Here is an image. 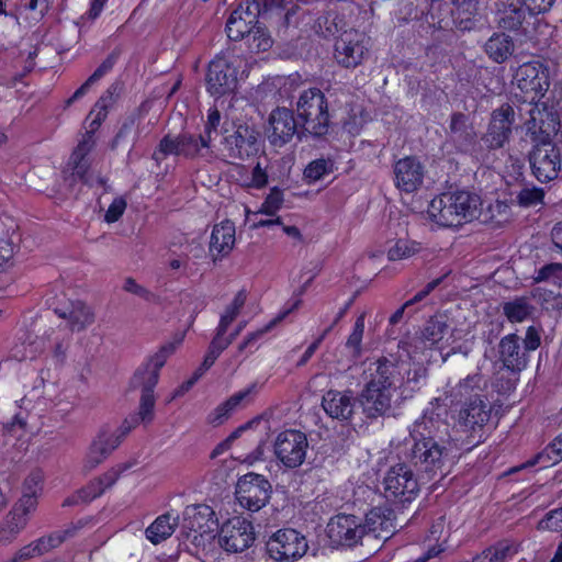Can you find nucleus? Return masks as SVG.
<instances>
[{"mask_svg":"<svg viewBox=\"0 0 562 562\" xmlns=\"http://www.w3.org/2000/svg\"><path fill=\"white\" fill-rule=\"evenodd\" d=\"M180 341L181 339L177 342H168L161 346L155 355L137 368L131 379L130 386L133 390L140 391L138 412L125 418L121 426V436L101 431L95 437L87 453L85 470L91 471L101 464L119 447L121 437L128 434L138 424L151 423L156 402L154 389L159 380V371L165 366L167 359L175 352Z\"/></svg>","mask_w":562,"mask_h":562,"instance_id":"f257e3e1","label":"nucleus"},{"mask_svg":"<svg viewBox=\"0 0 562 562\" xmlns=\"http://www.w3.org/2000/svg\"><path fill=\"white\" fill-rule=\"evenodd\" d=\"M448 424L434 412H425L408 428L398 448L401 460L406 461L427 481L443 477L451 460L449 457Z\"/></svg>","mask_w":562,"mask_h":562,"instance_id":"f03ea898","label":"nucleus"},{"mask_svg":"<svg viewBox=\"0 0 562 562\" xmlns=\"http://www.w3.org/2000/svg\"><path fill=\"white\" fill-rule=\"evenodd\" d=\"M482 205L479 195L468 191L442 193L429 206L431 218L443 227H457L476 220Z\"/></svg>","mask_w":562,"mask_h":562,"instance_id":"7ed1b4c3","label":"nucleus"},{"mask_svg":"<svg viewBox=\"0 0 562 562\" xmlns=\"http://www.w3.org/2000/svg\"><path fill=\"white\" fill-rule=\"evenodd\" d=\"M297 119L301 122L299 139L307 135L322 138L329 131L328 103L325 94L317 88L301 93L296 102Z\"/></svg>","mask_w":562,"mask_h":562,"instance_id":"20e7f679","label":"nucleus"},{"mask_svg":"<svg viewBox=\"0 0 562 562\" xmlns=\"http://www.w3.org/2000/svg\"><path fill=\"white\" fill-rule=\"evenodd\" d=\"M541 345L540 330L529 326L526 330L522 346L517 334H508L498 342V360L503 367L513 373H519L526 369L529 362V352L535 351Z\"/></svg>","mask_w":562,"mask_h":562,"instance_id":"39448f33","label":"nucleus"},{"mask_svg":"<svg viewBox=\"0 0 562 562\" xmlns=\"http://www.w3.org/2000/svg\"><path fill=\"white\" fill-rule=\"evenodd\" d=\"M406 461L391 467L383 480L384 496L387 501L405 506L412 503L419 493L418 473Z\"/></svg>","mask_w":562,"mask_h":562,"instance_id":"423d86ee","label":"nucleus"},{"mask_svg":"<svg viewBox=\"0 0 562 562\" xmlns=\"http://www.w3.org/2000/svg\"><path fill=\"white\" fill-rule=\"evenodd\" d=\"M259 136L254 126L239 124L233 133L224 136L221 151L232 162L248 160L261 150Z\"/></svg>","mask_w":562,"mask_h":562,"instance_id":"0eeeda50","label":"nucleus"},{"mask_svg":"<svg viewBox=\"0 0 562 562\" xmlns=\"http://www.w3.org/2000/svg\"><path fill=\"white\" fill-rule=\"evenodd\" d=\"M308 550V543L301 532L292 528L280 529L266 542V551L276 562H295Z\"/></svg>","mask_w":562,"mask_h":562,"instance_id":"6e6552de","label":"nucleus"},{"mask_svg":"<svg viewBox=\"0 0 562 562\" xmlns=\"http://www.w3.org/2000/svg\"><path fill=\"white\" fill-rule=\"evenodd\" d=\"M271 483L261 474L249 472L236 483L235 495L239 505L250 512H258L269 502Z\"/></svg>","mask_w":562,"mask_h":562,"instance_id":"1a4fd4ad","label":"nucleus"},{"mask_svg":"<svg viewBox=\"0 0 562 562\" xmlns=\"http://www.w3.org/2000/svg\"><path fill=\"white\" fill-rule=\"evenodd\" d=\"M307 448L306 435L296 429L280 432L273 443L277 459L288 469H296L303 464Z\"/></svg>","mask_w":562,"mask_h":562,"instance_id":"9d476101","label":"nucleus"},{"mask_svg":"<svg viewBox=\"0 0 562 562\" xmlns=\"http://www.w3.org/2000/svg\"><path fill=\"white\" fill-rule=\"evenodd\" d=\"M514 82L526 100L533 103L549 89L548 70L539 61L525 63L517 68Z\"/></svg>","mask_w":562,"mask_h":562,"instance_id":"9b49d317","label":"nucleus"},{"mask_svg":"<svg viewBox=\"0 0 562 562\" xmlns=\"http://www.w3.org/2000/svg\"><path fill=\"white\" fill-rule=\"evenodd\" d=\"M367 37L355 29L344 31L335 42L334 58L345 68L361 65L368 53Z\"/></svg>","mask_w":562,"mask_h":562,"instance_id":"f8f14e48","label":"nucleus"},{"mask_svg":"<svg viewBox=\"0 0 562 562\" xmlns=\"http://www.w3.org/2000/svg\"><path fill=\"white\" fill-rule=\"evenodd\" d=\"M533 176L540 182H548L558 177L561 161L559 149L553 143H537L529 154Z\"/></svg>","mask_w":562,"mask_h":562,"instance_id":"ddd939ff","label":"nucleus"},{"mask_svg":"<svg viewBox=\"0 0 562 562\" xmlns=\"http://www.w3.org/2000/svg\"><path fill=\"white\" fill-rule=\"evenodd\" d=\"M255 541L254 527L243 517L228 519L221 528L220 543L227 552H243Z\"/></svg>","mask_w":562,"mask_h":562,"instance_id":"4468645a","label":"nucleus"},{"mask_svg":"<svg viewBox=\"0 0 562 562\" xmlns=\"http://www.w3.org/2000/svg\"><path fill=\"white\" fill-rule=\"evenodd\" d=\"M515 121V111L508 103H504L492 112L486 133L481 140L488 149L502 148L512 134V125Z\"/></svg>","mask_w":562,"mask_h":562,"instance_id":"2eb2a0df","label":"nucleus"},{"mask_svg":"<svg viewBox=\"0 0 562 562\" xmlns=\"http://www.w3.org/2000/svg\"><path fill=\"white\" fill-rule=\"evenodd\" d=\"M206 89L214 97L233 92L237 85L236 69L224 56H216L206 74Z\"/></svg>","mask_w":562,"mask_h":562,"instance_id":"dca6fc26","label":"nucleus"},{"mask_svg":"<svg viewBox=\"0 0 562 562\" xmlns=\"http://www.w3.org/2000/svg\"><path fill=\"white\" fill-rule=\"evenodd\" d=\"M94 144L95 140L92 139V135L90 133L88 137L86 139H82L72 151L68 164L69 166H71V173L65 177V180L68 181L70 186L76 180H80L89 187H93L94 184H105L104 178L100 176L93 177L89 172L90 164L88 162L86 157L91 151Z\"/></svg>","mask_w":562,"mask_h":562,"instance_id":"f3484780","label":"nucleus"},{"mask_svg":"<svg viewBox=\"0 0 562 562\" xmlns=\"http://www.w3.org/2000/svg\"><path fill=\"white\" fill-rule=\"evenodd\" d=\"M299 132H301V130H299V123L292 110L288 108H277L270 113L267 136L272 146H284L294 135L299 136Z\"/></svg>","mask_w":562,"mask_h":562,"instance_id":"a211bd4d","label":"nucleus"},{"mask_svg":"<svg viewBox=\"0 0 562 562\" xmlns=\"http://www.w3.org/2000/svg\"><path fill=\"white\" fill-rule=\"evenodd\" d=\"M366 527L353 515H337L327 525V535L337 546L353 547L364 536Z\"/></svg>","mask_w":562,"mask_h":562,"instance_id":"6ab92c4d","label":"nucleus"},{"mask_svg":"<svg viewBox=\"0 0 562 562\" xmlns=\"http://www.w3.org/2000/svg\"><path fill=\"white\" fill-rule=\"evenodd\" d=\"M476 133L469 117L454 112L450 116L449 127L446 131V146L453 147L458 153H469L476 144Z\"/></svg>","mask_w":562,"mask_h":562,"instance_id":"aec40b11","label":"nucleus"},{"mask_svg":"<svg viewBox=\"0 0 562 562\" xmlns=\"http://www.w3.org/2000/svg\"><path fill=\"white\" fill-rule=\"evenodd\" d=\"M403 362L396 358L380 357L369 366L370 379L367 383L390 391H395L396 384L403 380Z\"/></svg>","mask_w":562,"mask_h":562,"instance_id":"412c9836","label":"nucleus"},{"mask_svg":"<svg viewBox=\"0 0 562 562\" xmlns=\"http://www.w3.org/2000/svg\"><path fill=\"white\" fill-rule=\"evenodd\" d=\"M393 173L395 187L412 193L423 184L425 168L418 158L407 156L394 164Z\"/></svg>","mask_w":562,"mask_h":562,"instance_id":"4be33fe9","label":"nucleus"},{"mask_svg":"<svg viewBox=\"0 0 562 562\" xmlns=\"http://www.w3.org/2000/svg\"><path fill=\"white\" fill-rule=\"evenodd\" d=\"M491 408L481 394H475L474 398L465 401L459 411L458 424L463 431H475L482 429L483 426L490 420Z\"/></svg>","mask_w":562,"mask_h":562,"instance_id":"5701e85b","label":"nucleus"},{"mask_svg":"<svg viewBox=\"0 0 562 562\" xmlns=\"http://www.w3.org/2000/svg\"><path fill=\"white\" fill-rule=\"evenodd\" d=\"M392 397L393 391L371 386V384L367 383L358 402L362 407L363 414L368 418H378L387 414L392 408Z\"/></svg>","mask_w":562,"mask_h":562,"instance_id":"b1692460","label":"nucleus"},{"mask_svg":"<svg viewBox=\"0 0 562 562\" xmlns=\"http://www.w3.org/2000/svg\"><path fill=\"white\" fill-rule=\"evenodd\" d=\"M559 126L560 122L557 114L538 108L530 110L527 128L531 133L535 144L553 143L552 137L557 135Z\"/></svg>","mask_w":562,"mask_h":562,"instance_id":"393cba45","label":"nucleus"},{"mask_svg":"<svg viewBox=\"0 0 562 562\" xmlns=\"http://www.w3.org/2000/svg\"><path fill=\"white\" fill-rule=\"evenodd\" d=\"M495 23L498 29L508 32H525L527 22V8L515 3L498 0L494 3Z\"/></svg>","mask_w":562,"mask_h":562,"instance_id":"a878e982","label":"nucleus"},{"mask_svg":"<svg viewBox=\"0 0 562 562\" xmlns=\"http://www.w3.org/2000/svg\"><path fill=\"white\" fill-rule=\"evenodd\" d=\"M356 402L351 391L329 390L323 396L322 406L331 418L348 420L353 414Z\"/></svg>","mask_w":562,"mask_h":562,"instance_id":"bb28decb","label":"nucleus"},{"mask_svg":"<svg viewBox=\"0 0 562 562\" xmlns=\"http://www.w3.org/2000/svg\"><path fill=\"white\" fill-rule=\"evenodd\" d=\"M235 245V224L229 220H225L214 225L209 251L213 260L222 259L231 254Z\"/></svg>","mask_w":562,"mask_h":562,"instance_id":"cd10ccee","label":"nucleus"},{"mask_svg":"<svg viewBox=\"0 0 562 562\" xmlns=\"http://www.w3.org/2000/svg\"><path fill=\"white\" fill-rule=\"evenodd\" d=\"M483 0H452V21L462 31H472L481 23L480 5Z\"/></svg>","mask_w":562,"mask_h":562,"instance_id":"c85d7f7f","label":"nucleus"},{"mask_svg":"<svg viewBox=\"0 0 562 562\" xmlns=\"http://www.w3.org/2000/svg\"><path fill=\"white\" fill-rule=\"evenodd\" d=\"M258 393V386L256 383H252L245 390H241L234 395H232L224 403L218 405L210 415L209 423L213 425H221L224 420H226L231 414L240 405H246L250 403L256 394Z\"/></svg>","mask_w":562,"mask_h":562,"instance_id":"c756f323","label":"nucleus"},{"mask_svg":"<svg viewBox=\"0 0 562 562\" xmlns=\"http://www.w3.org/2000/svg\"><path fill=\"white\" fill-rule=\"evenodd\" d=\"M484 52L494 63H505L515 52L513 38L504 32L494 33L484 44Z\"/></svg>","mask_w":562,"mask_h":562,"instance_id":"7c9ffc66","label":"nucleus"},{"mask_svg":"<svg viewBox=\"0 0 562 562\" xmlns=\"http://www.w3.org/2000/svg\"><path fill=\"white\" fill-rule=\"evenodd\" d=\"M394 519L393 509L378 506L366 515V524L362 525V527H366V531L368 530L369 532H378L379 535L380 532H384L387 535L395 528Z\"/></svg>","mask_w":562,"mask_h":562,"instance_id":"2f4dec72","label":"nucleus"},{"mask_svg":"<svg viewBox=\"0 0 562 562\" xmlns=\"http://www.w3.org/2000/svg\"><path fill=\"white\" fill-rule=\"evenodd\" d=\"M346 26L344 16L336 5H328L315 20V32L324 37L333 36Z\"/></svg>","mask_w":562,"mask_h":562,"instance_id":"473e14b6","label":"nucleus"},{"mask_svg":"<svg viewBox=\"0 0 562 562\" xmlns=\"http://www.w3.org/2000/svg\"><path fill=\"white\" fill-rule=\"evenodd\" d=\"M55 312L59 317L68 319L72 331L83 330L94 321V315L90 307L80 301L74 302L69 311L55 310Z\"/></svg>","mask_w":562,"mask_h":562,"instance_id":"72a5a7b5","label":"nucleus"},{"mask_svg":"<svg viewBox=\"0 0 562 562\" xmlns=\"http://www.w3.org/2000/svg\"><path fill=\"white\" fill-rule=\"evenodd\" d=\"M179 517H171L170 514H164L151 522L145 533L146 538L153 543L158 544L168 539L176 530Z\"/></svg>","mask_w":562,"mask_h":562,"instance_id":"f704fd0d","label":"nucleus"},{"mask_svg":"<svg viewBox=\"0 0 562 562\" xmlns=\"http://www.w3.org/2000/svg\"><path fill=\"white\" fill-rule=\"evenodd\" d=\"M503 314L510 323H522L532 317L535 305L527 296H517L502 305Z\"/></svg>","mask_w":562,"mask_h":562,"instance_id":"c9c22d12","label":"nucleus"},{"mask_svg":"<svg viewBox=\"0 0 562 562\" xmlns=\"http://www.w3.org/2000/svg\"><path fill=\"white\" fill-rule=\"evenodd\" d=\"M518 552L517 546L508 540H502L476 554L471 562H505Z\"/></svg>","mask_w":562,"mask_h":562,"instance_id":"e433bc0d","label":"nucleus"},{"mask_svg":"<svg viewBox=\"0 0 562 562\" xmlns=\"http://www.w3.org/2000/svg\"><path fill=\"white\" fill-rule=\"evenodd\" d=\"M121 55V49L115 48L94 70V72L75 91L72 97L68 100V103L74 102L75 100L83 97L90 87L98 82L105 74H108L113 66L115 65L119 56Z\"/></svg>","mask_w":562,"mask_h":562,"instance_id":"4c0bfd02","label":"nucleus"},{"mask_svg":"<svg viewBox=\"0 0 562 562\" xmlns=\"http://www.w3.org/2000/svg\"><path fill=\"white\" fill-rule=\"evenodd\" d=\"M510 212L509 206L502 201L490 203L484 211L479 210V220L482 223L492 224L494 227H501L509 221Z\"/></svg>","mask_w":562,"mask_h":562,"instance_id":"58836bf2","label":"nucleus"},{"mask_svg":"<svg viewBox=\"0 0 562 562\" xmlns=\"http://www.w3.org/2000/svg\"><path fill=\"white\" fill-rule=\"evenodd\" d=\"M448 328L447 316L437 314L427 321L422 331L423 339L432 346L443 338Z\"/></svg>","mask_w":562,"mask_h":562,"instance_id":"ea45409f","label":"nucleus"},{"mask_svg":"<svg viewBox=\"0 0 562 562\" xmlns=\"http://www.w3.org/2000/svg\"><path fill=\"white\" fill-rule=\"evenodd\" d=\"M26 527L25 520L8 514L0 526V547L12 543Z\"/></svg>","mask_w":562,"mask_h":562,"instance_id":"a19ab883","label":"nucleus"},{"mask_svg":"<svg viewBox=\"0 0 562 562\" xmlns=\"http://www.w3.org/2000/svg\"><path fill=\"white\" fill-rule=\"evenodd\" d=\"M137 121L138 115L134 113L125 117L116 135L110 143V148L112 150H116L122 144L126 143L130 138L132 140V147L134 146L136 138L138 136V133L135 131Z\"/></svg>","mask_w":562,"mask_h":562,"instance_id":"79ce46f5","label":"nucleus"},{"mask_svg":"<svg viewBox=\"0 0 562 562\" xmlns=\"http://www.w3.org/2000/svg\"><path fill=\"white\" fill-rule=\"evenodd\" d=\"M482 376L480 374H473L462 380L451 392V396L457 402L470 401V397L474 398L475 394H480L481 387L480 382Z\"/></svg>","mask_w":562,"mask_h":562,"instance_id":"37998d69","label":"nucleus"},{"mask_svg":"<svg viewBox=\"0 0 562 562\" xmlns=\"http://www.w3.org/2000/svg\"><path fill=\"white\" fill-rule=\"evenodd\" d=\"M252 29L254 26L248 25L245 19L240 18V13H237L235 10L226 22L227 36L232 41L244 40Z\"/></svg>","mask_w":562,"mask_h":562,"instance_id":"c03bdc74","label":"nucleus"},{"mask_svg":"<svg viewBox=\"0 0 562 562\" xmlns=\"http://www.w3.org/2000/svg\"><path fill=\"white\" fill-rule=\"evenodd\" d=\"M169 155L181 156L179 136H164L153 153V159L160 165Z\"/></svg>","mask_w":562,"mask_h":562,"instance_id":"a18cd8bd","label":"nucleus"},{"mask_svg":"<svg viewBox=\"0 0 562 562\" xmlns=\"http://www.w3.org/2000/svg\"><path fill=\"white\" fill-rule=\"evenodd\" d=\"M248 42L249 48L255 52H266L272 45V40L266 29L259 24L245 37Z\"/></svg>","mask_w":562,"mask_h":562,"instance_id":"49530a36","label":"nucleus"},{"mask_svg":"<svg viewBox=\"0 0 562 562\" xmlns=\"http://www.w3.org/2000/svg\"><path fill=\"white\" fill-rule=\"evenodd\" d=\"M364 333V314H361L355 323L352 333L346 341V348L349 350L350 356L357 359L361 356V341Z\"/></svg>","mask_w":562,"mask_h":562,"instance_id":"de8ad7c7","label":"nucleus"},{"mask_svg":"<svg viewBox=\"0 0 562 562\" xmlns=\"http://www.w3.org/2000/svg\"><path fill=\"white\" fill-rule=\"evenodd\" d=\"M333 171V162L329 159H315L311 161L305 170L304 177L310 182L319 180L323 176L328 175Z\"/></svg>","mask_w":562,"mask_h":562,"instance_id":"09e8293b","label":"nucleus"},{"mask_svg":"<svg viewBox=\"0 0 562 562\" xmlns=\"http://www.w3.org/2000/svg\"><path fill=\"white\" fill-rule=\"evenodd\" d=\"M37 507V499L32 496H21V498L14 504L10 514L16 518L25 520V525L29 522L30 515L35 512Z\"/></svg>","mask_w":562,"mask_h":562,"instance_id":"8fccbe9b","label":"nucleus"},{"mask_svg":"<svg viewBox=\"0 0 562 562\" xmlns=\"http://www.w3.org/2000/svg\"><path fill=\"white\" fill-rule=\"evenodd\" d=\"M121 90V83L113 82L99 98L94 105V109L98 111H104L105 115H108V110L114 105L120 95Z\"/></svg>","mask_w":562,"mask_h":562,"instance_id":"3c124183","label":"nucleus"},{"mask_svg":"<svg viewBox=\"0 0 562 562\" xmlns=\"http://www.w3.org/2000/svg\"><path fill=\"white\" fill-rule=\"evenodd\" d=\"M221 122V113L217 109H211L207 115V121L204 126V132L200 134V142L202 147H209L212 134L217 133V127Z\"/></svg>","mask_w":562,"mask_h":562,"instance_id":"603ef678","label":"nucleus"},{"mask_svg":"<svg viewBox=\"0 0 562 562\" xmlns=\"http://www.w3.org/2000/svg\"><path fill=\"white\" fill-rule=\"evenodd\" d=\"M302 301L297 299L291 307L284 310L281 312L277 317H274L268 325H266L262 329H259L257 331H254L245 338L250 345L257 341L260 337H262L266 333H268L270 329H272L278 323L283 321L290 313H292L294 310H296Z\"/></svg>","mask_w":562,"mask_h":562,"instance_id":"864d4df0","label":"nucleus"},{"mask_svg":"<svg viewBox=\"0 0 562 562\" xmlns=\"http://www.w3.org/2000/svg\"><path fill=\"white\" fill-rule=\"evenodd\" d=\"M179 142L181 156L188 158L195 157L200 153V149L203 148L201 146L200 135L195 136L192 134H180Z\"/></svg>","mask_w":562,"mask_h":562,"instance_id":"5fc2aeb1","label":"nucleus"},{"mask_svg":"<svg viewBox=\"0 0 562 562\" xmlns=\"http://www.w3.org/2000/svg\"><path fill=\"white\" fill-rule=\"evenodd\" d=\"M539 530L561 531L562 530V507L550 510L538 522Z\"/></svg>","mask_w":562,"mask_h":562,"instance_id":"6e6d98bb","label":"nucleus"},{"mask_svg":"<svg viewBox=\"0 0 562 562\" xmlns=\"http://www.w3.org/2000/svg\"><path fill=\"white\" fill-rule=\"evenodd\" d=\"M544 192L538 188H524L517 194V202L519 205L528 207L540 203L543 199Z\"/></svg>","mask_w":562,"mask_h":562,"instance_id":"4d7b16f0","label":"nucleus"},{"mask_svg":"<svg viewBox=\"0 0 562 562\" xmlns=\"http://www.w3.org/2000/svg\"><path fill=\"white\" fill-rule=\"evenodd\" d=\"M283 202V193L281 190L273 188L260 207V212L267 215H274L281 207Z\"/></svg>","mask_w":562,"mask_h":562,"instance_id":"13d9d810","label":"nucleus"},{"mask_svg":"<svg viewBox=\"0 0 562 562\" xmlns=\"http://www.w3.org/2000/svg\"><path fill=\"white\" fill-rule=\"evenodd\" d=\"M544 458L552 463H557L562 460V432L547 446L542 453L538 456V460H542Z\"/></svg>","mask_w":562,"mask_h":562,"instance_id":"bf43d9fd","label":"nucleus"},{"mask_svg":"<svg viewBox=\"0 0 562 562\" xmlns=\"http://www.w3.org/2000/svg\"><path fill=\"white\" fill-rule=\"evenodd\" d=\"M416 249L408 244L407 240L400 239L396 244L391 247L387 251V257L390 260H401L404 258H408L414 255Z\"/></svg>","mask_w":562,"mask_h":562,"instance_id":"052dcab7","label":"nucleus"},{"mask_svg":"<svg viewBox=\"0 0 562 562\" xmlns=\"http://www.w3.org/2000/svg\"><path fill=\"white\" fill-rule=\"evenodd\" d=\"M41 548H38V544L35 541L22 547L19 551L14 553V555L4 562H25L34 557H40Z\"/></svg>","mask_w":562,"mask_h":562,"instance_id":"680f3d73","label":"nucleus"},{"mask_svg":"<svg viewBox=\"0 0 562 562\" xmlns=\"http://www.w3.org/2000/svg\"><path fill=\"white\" fill-rule=\"evenodd\" d=\"M235 11L240 13V18L245 19V22H247L248 25L255 26L260 24L258 22V16L261 14V12L260 9L254 5V2H246L245 4H240L235 9Z\"/></svg>","mask_w":562,"mask_h":562,"instance_id":"e2e57ef3","label":"nucleus"},{"mask_svg":"<svg viewBox=\"0 0 562 562\" xmlns=\"http://www.w3.org/2000/svg\"><path fill=\"white\" fill-rule=\"evenodd\" d=\"M103 492L104 487L98 479H94L86 487L79 491V497L81 498V502L88 503L103 494Z\"/></svg>","mask_w":562,"mask_h":562,"instance_id":"0e129e2a","label":"nucleus"},{"mask_svg":"<svg viewBox=\"0 0 562 562\" xmlns=\"http://www.w3.org/2000/svg\"><path fill=\"white\" fill-rule=\"evenodd\" d=\"M36 542L38 548H41L42 555L64 543L58 531H54L47 536L41 537L36 540Z\"/></svg>","mask_w":562,"mask_h":562,"instance_id":"69168bd1","label":"nucleus"},{"mask_svg":"<svg viewBox=\"0 0 562 562\" xmlns=\"http://www.w3.org/2000/svg\"><path fill=\"white\" fill-rule=\"evenodd\" d=\"M126 209V201L123 198H116L109 206L104 220L108 223L116 222L124 213Z\"/></svg>","mask_w":562,"mask_h":562,"instance_id":"338daca9","label":"nucleus"},{"mask_svg":"<svg viewBox=\"0 0 562 562\" xmlns=\"http://www.w3.org/2000/svg\"><path fill=\"white\" fill-rule=\"evenodd\" d=\"M42 491L41 476L32 473L23 483L22 496H32L37 499L38 493Z\"/></svg>","mask_w":562,"mask_h":562,"instance_id":"774afa93","label":"nucleus"}]
</instances>
